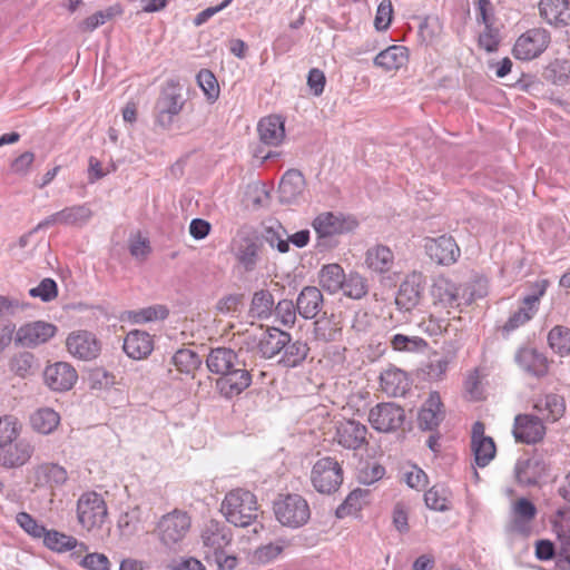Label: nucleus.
<instances>
[{
	"mask_svg": "<svg viewBox=\"0 0 570 570\" xmlns=\"http://www.w3.org/2000/svg\"><path fill=\"white\" fill-rule=\"evenodd\" d=\"M220 511L229 523L245 528L257 519V499L248 490L235 489L225 495Z\"/></svg>",
	"mask_w": 570,
	"mask_h": 570,
	"instance_id": "nucleus-1",
	"label": "nucleus"
},
{
	"mask_svg": "<svg viewBox=\"0 0 570 570\" xmlns=\"http://www.w3.org/2000/svg\"><path fill=\"white\" fill-rule=\"evenodd\" d=\"M273 510L276 520L291 529L305 525L311 518L308 502L297 493L279 494L273 503Z\"/></svg>",
	"mask_w": 570,
	"mask_h": 570,
	"instance_id": "nucleus-2",
	"label": "nucleus"
},
{
	"mask_svg": "<svg viewBox=\"0 0 570 570\" xmlns=\"http://www.w3.org/2000/svg\"><path fill=\"white\" fill-rule=\"evenodd\" d=\"M186 100L183 97V87L178 80L169 79L160 90L155 104V120L164 129H168L174 118L180 114Z\"/></svg>",
	"mask_w": 570,
	"mask_h": 570,
	"instance_id": "nucleus-3",
	"label": "nucleus"
},
{
	"mask_svg": "<svg viewBox=\"0 0 570 570\" xmlns=\"http://www.w3.org/2000/svg\"><path fill=\"white\" fill-rule=\"evenodd\" d=\"M191 519L187 512L174 510L161 517L157 524V534L160 542L176 549L190 530Z\"/></svg>",
	"mask_w": 570,
	"mask_h": 570,
	"instance_id": "nucleus-4",
	"label": "nucleus"
},
{
	"mask_svg": "<svg viewBox=\"0 0 570 570\" xmlns=\"http://www.w3.org/2000/svg\"><path fill=\"white\" fill-rule=\"evenodd\" d=\"M312 226L318 236L317 246H330L332 237L352 232L357 222L342 213L325 212L315 217Z\"/></svg>",
	"mask_w": 570,
	"mask_h": 570,
	"instance_id": "nucleus-5",
	"label": "nucleus"
},
{
	"mask_svg": "<svg viewBox=\"0 0 570 570\" xmlns=\"http://www.w3.org/2000/svg\"><path fill=\"white\" fill-rule=\"evenodd\" d=\"M311 482L320 493H334L343 482V469L335 459L322 458L312 468Z\"/></svg>",
	"mask_w": 570,
	"mask_h": 570,
	"instance_id": "nucleus-6",
	"label": "nucleus"
},
{
	"mask_svg": "<svg viewBox=\"0 0 570 570\" xmlns=\"http://www.w3.org/2000/svg\"><path fill=\"white\" fill-rule=\"evenodd\" d=\"M550 40L551 37L548 30L543 28L529 29L515 40L512 53L518 60H533L546 51Z\"/></svg>",
	"mask_w": 570,
	"mask_h": 570,
	"instance_id": "nucleus-7",
	"label": "nucleus"
},
{
	"mask_svg": "<svg viewBox=\"0 0 570 570\" xmlns=\"http://www.w3.org/2000/svg\"><path fill=\"white\" fill-rule=\"evenodd\" d=\"M405 411L394 402H383L373 406L368 412L371 426L381 433H391L402 428Z\"/></svg>",
	"mask_w": 570,
	"mask_h": 570,
	"instance_id": "nucleus-8",
	"label": "nucleus"
},
{
	"mask_svg": "<svg viewBox=\"0 0 570 570\" xmlns=\"http://www.w3.org/2000/svg\"><path fill=\"white\" fill-rule=\"evenodd\" d=\"M79 523L88 531L100 528L107 518V507L96 492L82 494L77 503Z\"/></svg>",
	"mask_w": 570,
	"mask_h": 570,
	"instance_id": "nucleus-9",
	"label": "nucleus"
},
{
	"mask_svg": "<svg viewBox=\"0 0 570 570\" xmlns=\"http://www.w3.org/2000/svg\"><path fill=\"white\" fill-rule=\"evenodd\" d=\"M205 559L212 562V556L230 544L233 535L230 529L216 520L205 523L200 534Z\"/></svg>",
	"mask_w": 570,
	"mask_h": 570,
	"instance_id": "nucleus-10",
	"label": "nucleus"
},
{
	"mask_svg": "<svg viewBox=\"0 0 570 570\" xmlns=\"http://www.w3.org/2000/svg\"><path fill=\"white\" fill-rule=\"evenodd\" d=\"M335 430L336 442L346 450L356 451L368 445V430L365 424L356 420L338 421Z\"/></svg>",
	"mask_w": 570,
	"mask_h": 570,
	"instance_id": "nucleus-11",
	"label": "nucleus"
},
{
	"mask_svg": "<svg viewBox=\"0 0 570 570\" xmlns=\"http://www.w3.org/2000/svg\"><path fill=\"white\" fill-rule=\"evenodd\" d=\"M262 245L256 236L238 235L232 242V252L246 273L255 271L261 261Z\"/></svg>",
	"mask_w": 570,
	"mask_h": 570,
	"instance_id": "nucleus-12",
	"label": "nucleus"
},
{
	"mask_svg": "<svg viewBox=\"0 0 570 570\" xmlns=\"http://www.w3.org/2000/svg\"><path fill=\"white\" fill-rule=\"evenodd\" d=\"M514 362L527 375L542 379L548 375L550 361L546 354L535 347L522 346L514 354Z\"/></svg>",
	"mask_w": 570,
	"mask_h": 570,
	"instance_id": "nucleus-13",
	"label": "nucleus"
},
{
	"mask_svg": "<svg viewBox=\"0 0 570 570\" xmlns=\"http://www.w3.org/2000/svg\"><path fill=\"white\" fill-rule=\"evenodd\" d=\"M57 327L47 322L37 321L19 327L14 341L26 347H33L48 342L55 336Z\"/></svg>",
	"mask_w": 570,
	"mask_h": 570,
	"instance_id": "nucleus-14",
	"label": "nucleus"
},
{
	"mask_svg": "<svg viewBox=\"0 0 570 570\" xmlns=\"http://www.w3.org/2000/svg\"><path fill=\"white\" fill-rule=\"evenodd\" d=\"M424 289L423 275L421 273H412L401 283L395 304L401 311H412L421 301Z\"/></svg>",
	"mask_w": 570,
	"mask_h": 570,
	"instance_id": "nucleus-15",
	"label": "nucleus"
},
{
	"mask_svg": "<svg viewBox=\"0 0 570 570\" xmlns=\"http://www.w3.org/2000/svg\"><path fill=\"white\" fill-rule=\"evenodd\" d=\"M425 249L431 259L440 265H451L460 257V248L449 235L426 239Z\"/></svg>",
	"mask_w": 570,
	"mask_h": 570,
	"instance_id": "nucleus-16",
	"label": "nucleus"
},
{
	"mask_svg": "<svg viewBox=\"0 0 570 570\" xmlns=\"http://www.w3.org/2000/svg\"><path fill=\"white\" fill-rule=\"evenodd\" d=\"M444 419V404L441 401L439 392L433 391L429 394V397L424 401L419 411V428L423 431H434Z\"/></svg>",
	"mask_w": 570,
	"mask_h": 570,
	"instance_id": "nucleus-17",
	"label": "nucleus"
},
{
	"mask_svg": "<svg viewBox=\"0 0 570 570\" xmlns=\"http://www.w3.org/2000/svg\"><path fill=\"white\" fill-rule=\"evenodd\" d=\"M546 434L542 421L534 415L519 414L514 419L513 435L517 442L532 444L541 441Z\"/></svg>",
	"mask_w": 570,
	"mask_h": 570,
	"instance_id": "nucleus-18",
	"label": "nucleus"
},
{
	"mask_svg": "<svg viewBox=\"0 0 570 570\" xmlns=\"http://www.w3.org/2000/svg\"><path fill=\"white\" fill-rule=\"evenodd\" d=\"M66 345L72 356L82 361L96 358L100 351L99 343L95 335L87 331L69 334Z\"/></svg>",
	"mask_w": 570,
	"mask_h": 570,
	"instance_id": "nucleus-19",
	"label": "nucleus"
},
{
	"mask_svg": "<svg viewBox=\"0 0 570 570\" xmlns=\"http://www.w3.org/2000/svg\"><path fill=\"white\" fill-rule=\"evenodd\" d=\"M252 383V375L245 367L235 366L216 381V387L226 399H233L243 393Z\"/></svg>",
	"mask_w": 570,
	"mask_h": 570,
	"instance_id": "nucleus-20",
	"label": "nucleus"
},
{
	"mask_svg": "<svg viewBox=\"0 0 570 570\" xmlns=\"http://www.w3.org/2000/svg\"><path fill=\"white\" fill-rule=\"evenodd\" d=\"M471 448L475 463L480 468L487 466L495 455V444L492 438L484 435V424L475 422L472 426Z\"/></svg>",
	"mask_w": 570,
	"mask_h": 570,
	"instance_id": "nucleus-21",
	"label": "nucleus"
},
{
	"mask_svg": "<svg viewBox=\"0 0 570 570\" xmlns=\"http://www.w3.org/2000/svg\"><path fill=\"white\" fill-rule=\"evenodd\" d=\"M286 343H289V333L277 327H269L258 338L256 352L261 357L271 360L283 352Z\"/></svg>",
	"mask_w": 570,
	"mask_h": 570,
	"instance_id": "nucleus-22",
	"label": "nucleus"
},
{
	"mask_svg": "<svg viewBox=\"0 0 570 570\" xmlns=\"http://www.w3.org/2000/svg\"><path fill=\"white\" fill-rule=\"evenodd\" d=\"M78 379L76 370L66 362H58L45 370L46 384L52 391H68Z\"/></svg>",
	"mask_w": 570,
	"mask_h": 570,
	"instance_id": "nucleus-23",
	"label": "nucleus"
},
{
	"mask_svg": "<svg viewBox=\"0 0 570 570\" xmlns=\"http://www.w3.org/2000/svg\"><path fill=\"white\" fill-rule=\"evenodd\" d=\"M518 483L527 487L537 485L547 472V464L540 455L518 460L514 468Z\"/></svg>",
	"mask_w": 570,
	"mask_h": 570,
	"instance_id": "nucleus-24",
	"label": "nucleus"
},
{
	"mask_svg": "<svg viewBox=\"0 0 570 570\" xmlns=\"http://www.w3.org/2000/svg\"><path fill=\"white\" fill-rule=\"evenodd\" d=\"M540 17L549 24L566 27L570 24V1L569 0H540Z\"/></svg>",
	"mask_w": 570,
	"mask_h": 570,
	"instance_id": "nucleus-25",
	"label": "nucleus"
},
{
	"mask_svg": "<svg viewBox=\"0 0 570 570\" xmlns=\"http://www.w3.org/2000/svg\"><path fill=\"white\" fill-rule=\"evenodd\" d=\"M7 446L8 448L1 449L0 452V465L7 469H16L24 465L29 462L35 452V446L24 439Z\"/></svg>",
	"mask_w": 570,
	"mask_h": 570,
	"instance_id": "nucleus-26",
	"label": "nucleus"
},
{
	"mask_svg": "<svg viewBox=\"0 0 570 570\" xmlns=\"http://www.w3.org/2000/svg\"><path fill=\"white\" fill-rule=\"evenodd\" d=\"M296 308L304 320L315 318L323 308L324 296L316 286H305L296 298Z\"/></svg>",
	"mask_w": 570,
	"mask_h": 570,
	"instance_id": "nucleus-27",
	"label": "nucleus"
},
{
	"mask_svg": "<svg viewBox=\"0 0 570 570\" xmlns=\"http://www.w3.org/2000/svg\"><path fill=\"white\" fill-rule=\"evenodd\" d=\"M33 484L37 488H53L67 481V471L56 463H41L32 469Z\"/></svg>",
	"mask_w": 570,
	"mask_h": 570,
	"instance_id": "nucleus-28",
	"label": "nucleus"
},
{
	"mask_svg": "<svg viewBox=\"0 0 570 570\" xmlns=\"http://www.w3.org/2000/svg\"><path fill=\"white\" fill-rule=\"evenodd\" d=\"M543 293L544 288H541L538 293L525 296L522 305L503 325V331L510 333L530 321L538 311L539 301Z\"/></svg>",
	"mask_w": 570,
	"mask_h": 570,
	"instance_id": "nucleus-29",
	"label": "nucleus"
},
{
	"mask_svg": "<svg viewBox=\"0 0 570 570\" xmlns=\"http://www.w3.org/2000/svg\"><path fill=\"white\" fill-rule=\"evenodd\" d=\"M305 189V178L297 169L287 170L279 183V202L283 204L295 203Z\"/></svg>",
	"mask_w": 570,
	"mask_h": 570,
	"instance_id": "nucleus-30",
	"label": "nucleus"
},
{
	"mask_svg": "<svg viewBox=\"0 0 570 570\" xmlns=\"http://www.w3.org/2000/svg\"><path fill=\"white\" fill-rule=\"evenodd\" d=\"M125 353L132 360H144L154 350L151 336L144 331H130L124 341Z\"/></svg>",
	"mask_w": 570,
	"mask_h": 570,
	"instance_id": "nucleus-31",
	"label": "nucleus"
},
{
	"mask_svg": "<svg viewBox=\"0 0 570 570\" xmlns=\"http://www.w3.org/2000/svg\"><path fill=\"white\" fill-rule=\"evenodd\" d=\"M461 287L446 278H440L432 288L434 305L444 308H458L461 306Z\"/></svg>",
	"mask_w": 570,
	"mask_h": 570,
	"instance_id": "nucleus-32",
	"label": "nucleus"
},
{
	"mask_svg": "<svg viewBox=\"0 0 570 570\" xmlns=\"http://www.w3.org/2000/svg\"><path fill=\"white\" fill-rule=\"evenodd\" d=\"M257 131L263 144L278 146L285 138L284 120L276 115L265 117L259 120Z\"/></svg>",
	"mask_w": 570,
	"mask_h": 570,
	"instance_id": "nucleus-33",
	"label": "nucleus"
},
{
	"mask_svg": "<svg viewBox=\"0 0 570 570\" xmlns=\"http://www.w3.org/2000/svg\"><path fill=\"white\" fill-rule=\"evenodd\" d=\"M237 364V353L228 347L212 348L206 358L208 370L212 373L220 374L222 376L228 373V371Z\"/></svg>",
	"mask_w": 570,
	"mask_h": 570,
	"instance_id": "nucleus-34",
	"label": "nucleus"
},
{
	"mask_svg": "<svg viewBox=\"0 0 570 570\" xmlns=\"http://www.w3.org/2000/svg\"><path fill=\"white\" fill-rule=\"evenodd\" d=\"M365 264L373 273L385 274L394 266V254L387 246H373L366 252Z\"/></svg>",
	"mask_w": 570,
	"mask_h": 570,
	"instance_id": "nucleus-35",
	"label": "nucleus"
},
{
	"mask_svg": "<svg viewBox=\"0 0 570 570\" xmlns=\"http://www.w3.org/2000/svg\"><path fill=\"white\" fill-rule=\"evenodd\" d=\"M346 274L338 264L324 265L318 273L320 286L330 294H336L344 285Z\"/></svg>",
	"mask_w": 570,
	"mask_h": 570,
	"instance_id": "nucleus-36",
	"label": "nucleus"
},
{
	"mask_svg": "<svg viewBox=\"0 0 570 570\" xmlns=\"http://www.w3.org/2000/svg\"><path fill=\"white\" fill-rule=\"evenodd\" d=\"M407 61V49L403 46H391L377 53L374 65L386 71L401 68Z\"/></svg>",
	"mask_w": 570,
	"mask_h": 570,
	"instance_id": "nucleus-37",
	"label": "nucleus"
},
{
	"mask_svg": "<svg viewBox=\"0 0 570 570\" xmlns=\"http://www.w3.org/2000/svg\"><path fill=\"white\" fill-rule=\"evenodd\" d=\"M308 352L309 347L306 342L301 340L292 341L289 335V343H286V346H284L278 363L285 367H296L306 360Z\"/></svg>",
	"mask_w": 570,
	"mask_h": 570,
	"instance_id": "nucleus-38",
	"label": "nucleus"
},
{
	"mask_svg": "<svg viewBox=\"0 0 570 570\" xmlns=\"http://www.w3.org/2000/svg\"><path fill=\"white\" fill-rule=\"evenodd\" d=\"M274 305V296L269 291H256L252 297L249 316L257 320H267L273 315Z\"/></svg>",
	"mask_w": 570,
	"mask_h": 570,
	"instance_id": "nucleus-39",
	"label": "nucleus"
},
{
	"mask_svg": "<svg viewBox=\"0 0 570 570\" xmlns=\"http://www.w3.org/2000/svg\"><path fill=\"white\" fill-rule=\"evenodd\" d=\"M59 414L50 407L39 409L30 417L32 429L41 434H50L53 432L59 425Z\"/></svg>",
	"mask_w": 570,
	"mask_h": 570,
	"instance_id": "nucleus-40",
	"label": "nucleus"
},
{
	"mask_svg": "<svg viewBox=\"0 0 570 570\" xmlns=\"http://www.w3.org/2000/svg\"><path fill=\"white\" fill-rule=\"evenodd\" d=\"M60 225L82 227L89 223L94 213L88 204L73 205L60 210Z\"/></svg>",
	"mask_w": 570,
	"mask_h": 570,
	"instance_id": "nucleus-41",
	"label": "nucleus"
},
{
	"mask_svg": "<svg viewBox=\"0 0 570 570\" xmlns=\"http://www.w3.org/2000/svg\"><path fill=\"white\" fill-rule=\"evenodd\" d=\"M381 386L384 392L391 395L403 394L406 390L405 372L399 368H390L381 373Z\"/></svg>",
	"mask_w": 570,
	"mask_h": 570,
	"instance_id": "nucleus-42",
	"label": "nucleus"
},
{
	"mask_svg": "<svg viewBox=\"0 0 570 570\" xmlns=\"http://www.w3.org/2000/svg\"><path fill=\"white\" fill-rule=\"evenodd\" d=\"M542 77L548 82L556 86H564L570 79V61L566 59H556L551 61L543 70Z\"/></svg>",
	"mask_w": 570,
	"mask_h": 570,
	"instance_id": "nucleus-43",
	"label": "nucleus"
},
{
	"mask_svg": "<svg viewBox=\"0 0 570 570\" xmlns=\"http://www.w3.org/2000/svg\"><path fill=\"white\" fill-rule=\"evenodd\" d=\"M548 344L559 356H568L570 354V328L562 325L552 327L548 334Z\"/></svg>",
	"mask_w": 570,
	"mask_h": 570,
	"instance_id": "nucleus-44",
	"label": "nucleus"
},
{
	"mask_svg": "<svg viewBox=\"0 0 570 570\" xmlns=\"http://www.w3.org/2000/svg\"><path fill=\"white\" fill-rule=\"evenodd\" d=\"M263 237L271 247H276L279 253L284 254L289 250L287 232L279 222L266 226Z\"/></svg>",
	"mask_w": 570,
	"mask_h": 570,
	"instance_id": "nucleus-45",
	"label": "nucleus"
},
{
	"mask_svg": "<svg viewBox=\"0 0 570 570\" xmlns=\"http://www.w3.org/2000/svg\"><path fill=\"white\" fill-rule=\"evenodd\" d=\"M42 539L48 549L57 552L70 551L77 546L76 538L57 530H46Z\"/></svg>",
	"mask_w": 570,
	"mask_h": 570,
	"instance_id": "nucleus-46",
	"label": "nucleus"
},
{
	"mask_svg": "<svg viewBox=\"0 0 570 570\" xmlns=\"http://www.w3.org/2000/svg\"><path fill=\"white\" fill-rule=\"evenodd\" d=\"M341 291L352 299H361L368 293L367 279L358 273H350L345 276Z\"/></svg>",
	"mask_w": 570,
	"mask_h": 570,
	"instance_id": "nucleus-47",
	"label": "nucleus"
},
{
	"mask_svg": "<svg viewBox=\"0 0 570 570\" xmlns=\"http://www.w3.org/2000/svg\"><path fill=\"white\" fill-rule=\"evenodd\" d=\"M21 423L14 415L0 416V449L10 445L20 434Z\"/></svg>",
	"mask_w": 570,
	"mask_h": 570,
	"instance_id": "nucleus-48",
	"label": "nucleus"
},
{
	"mask_svg": "<svg viewBox=\"0 0 570 570\" xmlns=\"http://www.w3.org/2000/svg\"><path fill=\"white\" fill-rule=\"evenodd\" d=\"M173 364L181 373L189 374L202 364L200 356L188 348L178 350L171 357Z\"/></svg>",
	"mask_w": 570,
	"mask_h": 570,
	"instance_id": "nucleus-49",
	"label": "nucleus"
},
{
	"mask_svg": "<svg viewBox=\"0 0 570 570\" xmlns=\"http://www.w3.org/2000/svg\"><path fill=\"white\" fill-rule=\"evenodd\" d=\"M538 411H547L546 417L551 421H557L564 413V400L558 394H548L543 401L535 404Z\"/></svg>",
	"mask_w": 570,
	"mask_h": 570,
	"instance_id": "nucleus-50",
	"label": "nucleus"
},
{
	"mask_svg": "<svg viewBox=\"0 0 570 570\" xmlns=\"http://www.w3.org/2000/svg\"><path fill=\"white\" fill-rule=\"evenodd\" d=\"M296 304L292 299H281L273 308V315L282 325L292 327L296 322Z\"/></svg>",
	"mask_w": 570,
	"mask_h": 570,
	"instance_id": "nucleus-51",
	"label": "nucleus"
},
{
	"mask_svg": "<svg viewBox=\"0 0 570 570\" xmlns=\"http://www.w3.org/2000/svg\"><path fill=\"white\" fill-rule=\"evenodd\" d=\"M424 501L429 509L446 511L449 507L448 490L442 485H433L424 494Z\"/></svg>",
	"mask_w": 570,
	"mask_h": 570,
	"instance_id": "nucleus-52",
	"label": "nucleus"
},
{
	"mask_svg": "<svg viewBox=\"0 0 570 570\" xmlns=\"http://www.w3.org/2000/svg\"><path fill=\"white\" fill-rule=\"evenodd\" d=\"M391 345L395 351L400 352H417L428 347L425 340L419 336H407L403 334H395L391 338Z\"/></svg>",
	"mask_w": 570,
	"mask_h": 570,
	"instance_id": "nucleus-53",
	"label": "nucleus"
},
{
	"mask_svg": "<svg viewBox=\"0 0 570 570\" xmlns=\"http://www.w3.org/2000/svg\"><path fill=\"white\" fill-rule=\"evenodd\" d=\"M313 326H314L313 333L317 341H322V342H326V343L334 342L341 335L340 328L336 327L335 324L326 317L317 318L313 323Z\"/></svg>",
	"mask_w": 570,
	"mask_h": 570,
	"instance_id": "nucleus-54",
	"label": "nucleus"
},
{
	"mask_svg": "<svg viewBox=\"0 0 570 570\" xmlns=\"http://www.w3.org/2000/svg\"><path fill=\"white\" fill-rule=\"evenodd\" d=\"M197 82L209 102H215L219 97V86L215 75L208 69H202L197 73Z\"/></svg>",
	"mask_w": 570,
	"mask_h": 570,
	"instance_id": "nucleus-55",
	"label": "nucleus"
},
{
	"mask_svg": "<svg viewBox=\"0 0 570 570\" xmlns=\"http://www.w3.org/2000/svg\"><path fill=\"white\" fill-rule=\"evenodd\" d=\"M450 325L449 318L438 317L433 314H430L428 317H423L417 324L419 328L430 336H436L449 332Z\"/></svg>",
	"mask_w": 570,
	"mask_h": 570,
	"instance_id": "nucleus-56",
	"label": "nucleus"
},
{
	"mask_svg": "<svg viewBox=\"0 0 570 570\" xmlns=\"http://www.w3.org/2000/svg\"><path fill=\"white\" fill-rule=\"evenodd\" d=\"M16 521L19 527L33 539L43 538L47 529L42 524L38 523L30 513L23 511L17 513Z\"/></svg>",
	"mask_w": 570,
	"mask_h": 570,
	"instance_id": "nucleus-57",
	"label": "nucleus"
},
{
	"mask_svg": "<svg viewBox=\"0 0 570 570\" xmlns=\"http://www.w3.org/2000/svg\"><path fill=\"white\" fill-rule=\"evenodd\" d=\"M283 549L282 544L272 542L261 546L254 551L252 562L256 564L269 563L283 552Z\"/></svg>",
	"mask_w": 570,
	"mask_h": 570,
	"instance_id": "nucleus-58",
	"label": "nucleus"
},
{
	"mask_svg": "<svg viewBox=\"0 0 570 570\" xmlns=\"http://www.w3.org/2000/svg\"><path fill=\"white\" fill-rule=\"evenodd\" d=\"M115 14V9L112 7L94 13L92 16L86 18L78 24V29L82 32H91L97 29L99 26L106 23L109 19H111Z\"/></svg>",
	"mask_w": 570,
	"mask_h": 570,
	"instance_id": "nucleus-59",
	"label": "nucleus"
},
{
	"mask_svg": "<svg viewBox=\"0 0 570 570\" xmlns=\"http://www.w3.org/2000/svg\"><path fill=\"white\" fill-rule=\"evenodd\" d=\"M32 297H39L43 302H50L58 295L57 283L52 278H43L40 284L29 291Z\"/></svg>",
	"mask_w": 570,
	"mask_h": 570,
	"instance_id": "nucleus-60",
	"label": "nucleus"
},
{
	"mask_svg": "<svg viewBox=\"0 0 570 570\" xmlns=\"http://www.w3.org/2000/svg\"><path fill=\"white\" fill-rule=\"evenodd\" d=\"M35 357L30 352H21L10 361V368L21 377H26L33 365Z\"/></svg>",
	"mask_w": 570,
	"mask_h": 570,
	"instance_id": "nucleus-61",
	"label": "nucleus"
},
{
	"mask_svg": "<svg viewBox=\"0 0 570 570\" xmlns=\"http://www.w3.org/2000/svg\"><path fill=\"white\" fill-rule=\"evenodd\" d=\"M365 497V491L355 489L346 497L344 502L337 508L336 514L342 518L345 514L356 512L361 509V501Z\"/></svg>",
	"mask_w": 570,
	"mask_h": 570,
	"instance_id": "nucleus-62",
	"label": "nucleus"
},
{
	"mask_svg": "<svg viewBox=\"0 0 570 570\" xmlns=\"http://www.w3.org/2000/svg\"><path fill=\"white\" fill-rule=\"evenodd\" d=\"M169 312L166 306L156 305L142 308L135 313V322L145 323L156 320H165Z\"/></svg>",
	"mask_w": 570,
	"mask_h": 570,
	"instance_id": "nucleus-63",
	"label": "nucleus"
},
{
	"mask_svg": "<svg viewBox=\"0 0 570 570\" xmlns=\"http://www.w3.org/2000/svg\"><path fill=\"white\" fill-rule=\"evenodd\" d=\"M393 7L390 0H383L376 10V16L374 19V26L376 30L384 31L386 30L392 21Z\"/></svg>",
	"mask_w": 570,
	"mask_h": 570,
	"instance_id": "nucleus-64",
	"label": "nucleus"
}]
</instances>
